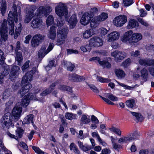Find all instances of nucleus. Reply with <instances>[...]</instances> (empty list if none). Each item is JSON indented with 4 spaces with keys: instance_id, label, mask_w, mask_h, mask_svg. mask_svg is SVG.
Here are the masks:
<instances>
[{
    "instance_id": "nucleus-1",
    "label": "nucleus",
    "mask_w": 154,
    "mask_h": 154,
    "mask_svg": "<svg viewBox=\"0 0 154 154\" xmlns=\"http://www.w3.org/2000/svg\"><path fill=\"white\" fill-rule=\"evenodd\" d=\"M13 11H10L8 16V22L9 24V34L11 35H14V20L15 22H17V7L15 5L13 6Z\"/></svg>"
},
{
    "instance_id": "nucleus-2",
    "label": "nucleus",
    "mask_w": 154,
    "mask_h": 154,
    "mask_svg": "<svg viewBox=\"0 0 154 154\" xmlns=\"http://www.w3.org/2000/svg\"><path fill=\"white\" fill-rule=\"evenodd\" d=\"M32 75L29 73H27L26 76H24L22 80V83L23 87L18 91V93L21 96H23L28 92L32 87L31 85L29 83V82L32 81Z\"/></svg>"
},
{
    "instance_id": "nucleus-3",
    "label": "nucleus",
    "mask_w": 154,
    "mask_h": 154,
    "mask_svg": "<svg viewBox=\"0 0 154 154\" xmlns=\"http://www.w3.org/2000/svg\"><path fill=\"white\" fill-rule=\"evenodd\" d=\"M97 9L96 8H91L89 11L85 13L82 16L80 20L81 23L84 25L88 24L90 22L92 18L94 16V14L97 11Z\"/></svg>"
},
{
    "instance_id": "nucleus-4",
    "label": "nucleus",
    "mask_w": 154,
    "mask_h": 154,
    "mask_svg": "<svg viewBox=\"0 0 154 154\" xmlns=\"http://www.w3.org/2000/svg\"><path fill=\"white\" fill-rule=\"evenodd\" d=\"M68 32L67 28L63 29H59L57 32V38L56 39L57 44L60 45L64 44L67 37Z\"/></svg>"
},
{
    "instance_id": "nucleus-5",
    "label": "nucleus",
    "mask_w": 154,
    "mask_h": 154,
    "mask_svg": "<svg viewBox=\"0 0 154 154\" xmlns=\"http://www.w3.org/2000/svg\"><path fill=\"white\" fill-rule=\"evenodd\" d=\"M2 126L4 128L5 127L9 129L11 126L13 127L14 125L13 123V116L9 112L5 113L3 116L2 120Z\"/></svg>"
},
{
    "instance_id": "nucleus-6",
    "label": "nucleus",
    "mask_w": 154,
    "mask_h": 154,
    "mask_svg": "<svg viewBox=\"0 0 154 154\" xmlns=\"http://www.w3.org/2000/svg\"><path fill=\"white\" fill-rule=\"evenodd\" d=\"M56 14L59 17L64 16L66 20H67V10L66 7L61 2L59 3L55 7Z\"/></svg>"
},
{
    "instance_id": "nucleus-7",
    "label": "nucleus",
    "mask_w": 154,
    "mask_h": 154,
    "mask_svg": "<svg viewBox=\"0 0 154 154\" xmlns=\"http://www.w3.org/2000/svg\"><path fill=\"white\" fill-rule=\"evenodd\" d=\"M137 134V133L136 131L129 133L126 136L119 139L118 142L120 143H129L136 139Z\"/></svg>"
},
{
    "instance_id": "nucleus-8",
    "label": "nucleus",
    "mask_w": 154,
    "mask_h": 154,
    "mask_svg": "<svg viewBox=\"0 0 154 154\" xmlns=\"http://www.w3.org/2000/svg\"><path fill=\"white\" fill-rule=\"evenodd\" d=\"M127 21V16L125 15H121L116 17L113 20L114 24L117 27L123 26Z\"/></svg>"
},
{
    "instance_id": "nucleus-9",
    "label": "nucleus",
    "mask_w": 154,
    "mask_h": 154,
    "mask_svg": "<svg viewBox=\"0 0 154 154\" xmlns=\"http://www.w3.org/2000/svg\"><path fill=\"white\" fill-rule=\"evenodd\" d=\"M7 20L4 19L0 29V35L2 40L5 41L8 38V33Z\"/></svg>"
},
{
    "instance_id": "nucleus-10",
    "label": "nucleus",
    "mask_w": 154,
    "mask_h": 154,
    "mask_svg": "<svg viewBox=\"0 0 154 154\" xmlns=\"http://www.w3.org/2000/svg\"><path fill=\"white\" fill-rule=\"evenodd\" d=\"M90 45L91 47H98L103 45V41L100 37H94L89 40Z\"/></svg>"
},
{
    "instance_id": "nucleus-11",
    "label": "nucleus",
    "mask_w": 154,
    "mask_h": 154,
    "mask_svg": "<svg viewBox=\"0 0 154 154\" xmlns=\"http://www.w3.org/2000/svg\"><path fill=\"white\" fill-rule=\"evenodd\" d=\"M111 55L115 58V60L118 62H120L126 57V53L118 51H115L112 52Z\"/></svg>"
},
{
    "instance_id": "nucleus-12",
    "label": "nucleus",
    "mask_w": 154,
    "mask_h": 154,
    "mask_svg": "<svg viewBox=\"0 0 154 154\" xmlns=\"http://www.w3.org/2000/svg\"><path fill=\"white\" fill-rule=\"evenodd\" d=\"M35 100V97L32 93H29L27 95L25 96L21 100L20 105L24 107H26L29 104V100Z\"/></svg>"
},
{
    "instance_id": "nucleus-13",
    "label": "nucleus",
    "mask_w": 154,
    "mask_h": 154,
    "mask_svg": "<svg viewBox=\"0 0 154 154\" xmlns=\"http://www.w3.org/2000/svg\"><path fill=\"white\" fill-rule=\"evenodd\" d=\"M22 112V108L18 106L17 105L13 109L12 114V116L14 117V120L17 121L19 119L20 117L21 113Z\"/></svg>"
},
{
    "instance_id": "nucleus-14",
    "label": "nucleus",
    "mask_w": 154,
    "mask_h": 154,
    "mask_svg": "<svg viewBox=\"0 0 154 154\" xmlns=\"http://www.w3.org/2000/svg\"><path fill=\"white\" fill-rule=\"evenodd\" d=\"M20 70V67L17 66H13L12 67L10 74V79L11 81L14 80L15 78L18 77Z\"/></svg>"
},
{
    "instance_id": "nucleus-15",
    "label": "nucleus",
    "mask_w": 154,
    "mask_h": 154,
    "mask_svg": "<svg viewBox=\"0 0 154 154\" xmlns=\"http://www.w3.org/2000/svg\"><path fill=\"white\" fill-rule=\"evenodd\" d=\"M24 131V130L21 127H18L15 131L16 135L12 134L10 133H8V135L11 138L17 140L18 137L19 138L22 137Z\"/></svg>"
},
{
    "instance_id": "nucleus-16",
    "label": "nucleus",
    "mask_w": 154,
    "mask_h": 154,
    "mask_svg": "<svg viewBox=\"0 0 154 154\" xmlns=\"http://www.w3.org/2000/svg\"><path fill=\"white\" fill-rule=\"evenodd\" d=\"M35 9V7L34 6H33L29 10L28 13L26 15L25 18L24 22L25 23H29L34 17V11Z\"/></svg>"
},
{
    "instance_id": "nucleus-17",
    "label": "nucleus",
    "mask_w": 154,
    "mask_h": 154,
    "mask_svg": "<svg viewBox=\"0 0 154 154\" xmlns=\"http://www.w3.org/2000/svg\"><path fill=\"white\" fill-rule=\"evenodd\" d=\"M31 26L33 29L38 28L43 26L42 21L38 18H34L31 22Z\"/></svg>"
},
{
    "instance_id": "nucleus-18",
    "label": "nucleus",
    "mask_w": 154,
    "mask_h": 154,
    "mask_svg": "<svg viewBox=\"0 0 154 154\" xmlns=\"http://www.w3.org/2000/svg\"><path fill=\"white\" fill-rule=\"evenodd\" d=\"M120 34L118 32L115 31L111 32L108 35V42H111L117 40Z\"/></svg>"
},
{
    "instance_id": "nucleus-19",
    "label": "nucleus",
    "mask_w": 154,
    "mask_h": 154,
    "mask_svg": "<svg viewBox=\"0 0 154 154\" xmlns=\"http://www.w3.org/2000/svg\"><path fill=\"white\" fill-rule=\"evenodd\" d=\"M69 80L74 82H81L84 81L85 78L83 76L78 75L76 74H71L69 75Z\"/></svg>"
},
{
    "instance_id": "nucleus-20",
    "label": "nucleus",
    "mask_w": 154,
    "mask_h": 154,
    "mask_svg": "<svg viewBox=\"0 0 154 154\" xmlns=\"http://www.w3.org/2000/svg\"><path fill=\"white\" fill-rule=\"evenodd\" d=\"M56 28L55 26H52L50 29L47 34L48 37L52 40H54L56 37Z\"/></svg>"
},
{
    "instance_id": "nucleus-21",
    "label": "nucleus",
    "mask_w": 154,
    "mask_h": 154,
    "mask_svg": "<svg viewBox=\"0 0 154 154\" xmlns=\"http://www.w3.org/2000/svg\"><path fill=\"white\" fill-rule=\"evenodd\" d=\"M133 32L131 30H130L126 32L122 38V42H126L128 41L129 42H132V36Z\"/></svg>"
},
{
    "instance_id": "nucleus-22",
    "label": "nucleus",
    "mask_w": 154,
    "mask_h": 154,
    "mask_svg": "<svg viewBox=\"0 0 154 154\" xmlns=\"http://www.w3.org/2000/svg\"><path fill=\"white\" fill-rule=\"evenodd\" d=\"M68 22L70 28L72 29L75 26L77 22L76 15L75 14L72 15Z\"/></svg>"
},
{
    "instance_id": "nucleus-23",
    "label": "nucleus",
    "mask_w": 154,
    "mask_h": 154,
    "mask_svg": "<svg viewBox=\"0 0 154 154\" xmlns=\"http://www.w3.org/2000/svg\"><path fill=\"white\" fill-rule=\"evenodd\" d=\"M47 46L46 45H43L38 51V57L39 58L42 59L48 53L46 49Z\"/></svg>"
},
{
    "instance_id": "nucleus-24",
    "label": "nucleus",
    "mask_w": 154,
    "mask_h": 154,
    "mask_svg": "<svg viewBox=\"0 0 154 154\" xmlns=\"http://www.w3.org/2000/svg\"><path fill=\"white\" fill-rule=\"evenodd\" d=\"M138 22L134 19H132L129 20L127 28L128 29H131L138 27Z\"/></svg>"
},
{
    "instance_id": "nucleus-25",
    "label": "nucleus",
    "mask_w": 154,
    "mask_h": 154,
    "mask_svg": "<svg viewBox=\"0 0 154 154\" xmlns=\"http://www.w3.org/2000/svg\"><path fill=\"white\" fill-rule=\"evenodd\" d=\"M91 122V119L89 116L86 114L83 115L80 119V124L82 125L87 124Z\"/></svg>"
},
{
    "instance_id": "nucleus-26",
    "label": "nucleus",
    "mask_w": 154,
    "mask_h": 154,
    "mask_svg": "<svg viewBox=\"0 0 154 154\" xmlns=\"http://www.w3.org/2000/svg\"><path fill=\"white\" fill-rule=\"evenodd\" d=\"M78 143L80 148L84 152H87L92 149L91 146L88 145H83V143L80 141H78Z\"/></svg>"
},
{
    "instance_id": "nucleus-27",
    "label": "nucleus",
    "mask_w": 154,
    "mask_h": 154,
    "mask_svg": "<svg viewBox=\"0 0 154 154\" xmlns=\"http://www.w3.org/2000/svg\"><path fill=\"white\" fill-rule=\"evenodd\" d=\"M142 36L141 33H139L132 34V42L136 43L141 39Z\"/></svg>"
},
{
    "instance_id": "nucleus-28",
    "label": "nucleus",
    "mask_w": 154,
    "mask_h": 154,
    "mask_svg": "<svg viewBox=\"0 0 154 154\" xmlns=\"http://www.w3.org/2000/svg\"><path fill=\"white\" fill-rule=\"evenodd\" d=\"M94 30L93 29H91L86 30L83 34V36L84 38L87 39L92 36L94 33Z\"/></svg>"
},
{
    "instance_id": "nucleus-29",
    "label": "nucleus",
    "mask_w": 154,
    "mask_h": 154,
    "mask_svg": "<svg viewBox=\"0 0 154 154\" xmlns=\"http://www.w3.org/2000/svg\"><path fill=\"white\" fill-rule=\"evenodd\" d=\"M62 65L64 67L67 68L68 70L71 71L73 70L75 67L73 64H72L70 62L65 61H63Z\"/></svg>"
},
{
    "instance_id": "nucleus-30",
    "label": "nucleus",
    "mask_w": 154,
    "mask_h": 154,
    "mask_svg": "<svg viewBox=\"0 0 154 154\" xmlns=\"http://www.w3.org/2000/svg\"><path fill=\"white\" fill-rule=\"evenodd\" d=\"M108 17L107 14L103 12L101 13L99 16L96 17V19L97 21L102 22L105 20Z\"/></svg>"
},
{
    "instance_id": "nucleus-31",
    "label": "nucleus",
    "mask_w": 154,
    "mask_h": 154,
    "mask_svg": "<svg viewBox=\"0 0 154 154\" xmlns=\"http://www.w3.org/2000/svg\"><path fill=\"white\" fill-rule=\"evenodd\" d=\"M2 71L1 74L3 76L8 75L9 72V66L6 64L4 65L1 68Z\"/></svg>"
},
{
    "instance_id": "nucleus-32",
    "label": "nucleus",
    "mask_w": 154,
    "mask_h": 154,
    "mask_svg": "<svg viewBox=\"0 0 154 154\" xmlns=\"http://www.w3.org/2000/svg\"><path fill=\"white\" fill-rule=\"evenodd\" d=\"M56 85V83H52L48 88L46 89L43 91L42 93L41 94V95L45 96L51 93L54 89V88Z\"/></svg>"
},
{
    "instance_id": "nucleus-33",
    "label": "nucleus",
    "mask_w": 154,
    "mask_h": 154,
    "mask_svg": "<svg viewBox=\"0 0 154 154\" xmlns=\"http://www.w3.org/2000/svg\"><path fill=\"white\" fill-rule=\"evenodd\" d=\"M34 116L32 114L27 115L24 119L23 123V124H29L31 122L32 123Z\"/></svg>"
},
{
    "instance_id": "nucleus-34",
    "label": "nucleus",
    "mask_w": 154,
    "mask_h": 154,
    "mask_svg": "<svg viewBox=\"0 0 154 154\" xmlns=\"http://www.w3.org/2000/svg\"><path fill=\"white\" fill-rule=\"evenodd\" d=\"M36 14L37 16L41 17L43 15L46 16L45 11V8L44 7H40L37 10Z\"/></svg>"
},
{
    "instance_id": "nucleus-35",
    "label": "nucleus",
    "mask_w": 154,
    "mask_h": 154,
    "mask_svg": "<svg viewBox=\"0 0 154 154\" xmlns=\"http://www.w3.org/2000/svg\"><path fill=\"white\" fill-rule=\"evenodd\" d=\"M141 76L144 82L146 81L148 77V73L147 70L145 68H143L140 71Z\"/></svg>"
},
{
    "instance_id": "nucleus-36",
    "label": "nucleus",
    "mask_w": 154,
    "mask_h": 154,
    "mask_svg": "<svg viewBox=\"0 0 154 154\" xmlns=\"http://www.w3.org/2000/svg\"><path fill=\"white\" fill-rule=\"evenodd\" d=\"M115 72L116 76L118 78L121 79L125 77V74L124 71L120 69L115 70Z\"/></svg>"
},
{
    "instance_id": "nucleus-37",
    "label": "nucleus",
    "mask_w": 154,
    "mask_h": 154,
    "mask_svg": "<svg viewBox=\"0 0 154 154\" xmlns=\"http://www.w3.org/2000/svg\"><path fill=\"white\" fill-rule=\"evenodd\" d=\"M99 64L103 68H110L111 66V64L106 60H101L99 62Z\"/></svg>"
},
{
    "instance_id": "nucleus-38",
    "label": "nucleus",
    "mask_w": 154,
    "mask_h": 154,
    "mask_svg": "<svg viewBox=\"0 0 154 154\" xmlns=\"http://www.w3.org/2000/svg\"><path fill=\"white\" fill-rule=\"evenodd\" d=\"M70 150H73L74 153L77 154H80V152L77 146L73 143H72L69 145Z\"/></svg>"
},
{
    "instance_id": "nucleus-39",
    "label": "nucleus",
    "mask_w": 154,
    "mask_h": 154,
    "mask_svg": "<svg viewBox=\"0 0 154 154\" xmlns=\"http://www.w3.org/2000/svg\"><path fill=\"white\" fill-rule=\"evenodd\" d=\"M65 117L66 119L72 120L76 119L77 115L75 114H73L71 112H66L65 114Z\"/></svg>"
},
{
    "instance_id": "nucleus-40",
    "label": "nucleus",
    "mask_w": 154,
    "mask_h": 154,
    "mask_svg": "<svg viewBox=\"0 0 154 154\" xmlns=\"http://www.w3.org/2000/svg\"><path fill=\"white\" fill-rule=\"evenodd\" d=\"M23 59V58L21 53L17 51L16 52V60L18 62V65H21L22 61Z\"/></svg>"
},
{
    "instance_id": "nucleus-41",
    "label": "nucleus",
    "mask_w": 154,
    "mask_h": 154,
    "mask_svg": "<svg viewBox=\"0 0 154 154\" xmlns=\"http://www.w3.org/2000/svg\"><path fill=\"white\" fill-rule=\"evenodd\" d=\"M33 37L41 43L44 40L45 36L44 35L37 34L34 35Z\"/></svg>"
},
{
    "instance_id": "nucleus-42",
    "label": "nucleus",
    "mask_w": 154,
    "mask_h": 154,
    "mask_svg": "<svg viewBox=\"0 0 154 154\" xmlns=\"http://www.w3.org/2000/svg\"><path fill=\"white\" fill-rule=\"evenodd\" d=\"M132 115L134 116L137 119L138 121L142 122L143 120V118L142 116L140 114L135 112L130 111Z\"/></svg>"
},
{
    "instance_id": "nucleus-43",
    "label": "nucleus",
    "mask_w": 154,
    "mask_h": 154,
    "mask_svg": "<svg viewBox=\"0 0 154 154\" xmlns=\"http://www.w3.org/2000/svg\"><path fill=\"white\" fill-rule=\"evenodd\" d=\"M6 9V2L5 1H2L0 8V10L3 15L5 13Z\"/></svg>"
},
{
    "instance_id": "nucleus-44",
    "label": "nucleus",
    "mask_w": 154,
    "mask_h": 154,
    "mask_svg": "<svg viewBox=\"0 0 154 154\" xmlns=\"http://www.w3.org/2000/svg\"><path fill=\"white\" fill-rule=\"evenodd\" d=\"M96 79L97 81L102 83H108L110 81L109 79L99 76H97Z\"/></svg>"
},
{
    "instance_id": "nucleus-45",
    "label": "nucleus",
    "mask_w": 154,
    "mask_h": 154,
    "mask_svg": "<svg viewBox=\"0 0 154 154\" xmlns=\"http://www.w3.org/2000/svg\"><path fill=\"white\" fill-rule=\"evenodd\" d=\"M126 104L128 107L132 108L135 105L134 100L131 99L127 100L126 102Z\"/></svg>"
},
{
    "instance_id": "nucleus-46",
    "label": "nucleus",
    "mask_w": 154,
    "mask_h": 154,
    "mask_svg": "<svg viewBox=\"0 0 154 154\" xmlns=\"http://www.w3.org/2000/svg\"><path fill=\"white\" fill-rule=\"evenodd\" d=\"M97 20H96V17L93 18L91 19V21L90 23V26L92 28H95L97 27L98 25V22Z\"/></svg>"
},
{
    "instance_id": "nucleus-47",
    "label": "nucleus",
    "mask_w": 154,
    "mask_h": 154,
    "mask_svg": "<svg viewBox=\"0 0 154 154\" xmlns=\"http://www.w3.org/2000/svg\"><path fill=\"white\" fill-rule=\"evenodd\" d=\"M54 22V18L51 15H49L46 20V23L47 25L49 26L53 23Z\"/></svg>"
},
{
    "instance_id": "nucleus-48",
    "label": "nucleus",
    "mask_w": 154,
    "mask_h": 154,
    "mask_svg": "<svg viewBox=\"0 0 154 154\" xmlns=\"http://www.w3.org/2000/svg\"><path fill=\"white\" fill-rule=\"evenodd\" d=\"M109 129L113 132L115 133L119 136L121 135V131L119 128H116L114 127H112L111 128H109Z\"/></svg>"
},
{
    "instance_id": "nucleus-49",
    "label": "nucleus",
    "mask_w": 154,
    "mask_h": 154,
    "mask_svg": "<svg viewBox=\"0 0 154 154\" xmlns=\"http://www.w3.org/2000/svg\"><path fill=\"white\" fill-rule=\"evenodd\" d=\"M80 49L84 52H86L87 51H90L91 49V47L89 44L88 45H86L85 46H82Z\"/></svg>"
},
{
    "instance_id": "nucleus-50",
    "label": "nucleus",
    "mask_w": 154,
    "mask_h": 154,
    "mask_svg": "<svg viewBox=\"0 0 154 154\" xmlns=\"http://www.w3.org/2000/svg\"><path fill=\"white\" fill-rule=\"evenodd\" d=\"M131 63V60L130 58H128L122 62V66L125 67L128 66Z\"/></svg>"
},
{
    "instance_id": "nucleus-51",
    "label": "nucleus",
    "mask_w": 154,
    "mask_h": 154,
    "mask_svg": "<svg viewBox=\"0 0 154 154\" xmlns=\"http://www.w3.org/2000/svg\"><path fill=\"white\" fill-rule=\"evenodd\" d=\"M30 61L29 60L27 61L23 65L22 67V69L23 72L26 71V70L29 67V64Z\"/></svg>"
},
{
    "instance_id": "nucleus-52",
    "label": "nucleus",
    "mask_w": 154,
    "mask_h": 154,
    "mask_svg": "<svg viewBox=\"0 0 154 154\" xmlns=\"http://www.w3.org/2000/svg\"><path fill=\"white\" fill-rule=\"evenodd\" d=\"M29 73L31 75H32V77H33V75L35 74H36L37 75L38 74V72L37 70V69L36 67H33L31 70V71H30L29 72H27L26 74H25V76H26L27 73Z\"/></svg>"
},
{
    "instance_id": "nucleus-53",
    "label": "nucleus",
    "mask_w": 154,
    "mask_h": 154,
    "mask_svg": "<svg viewBox=\"0 0 154 154\" xmlns=\"http://www.w3.org/2000/svg\"><path fill=\"white\" fill-rule=\"evenodd\" d=\"M40 43L32 37L31 42L32 46L33 47H36L38 46Z\"/></svg>"
},
{
    "instance_id": "nucleus-54",
    "label": "nucleus",
    "mask_w": 154,
    "mask_h": 154,
    "mask_svg": "<svg viewBox=\"0 0 154 154\" xmlns=\"http://www.w3.org/2000/svg\"><path fill=\"white\" fill-rule=\"evenodd\" d=\"M5 55L3 51L0 49V64H3L5 60Z\"/></svg>"
},
{
    "instance_id": "nucleus-55",
    "label": "nucleus",
    "mask_w": 154,
    "mask_h": 154,
    "mask_svg": "<svg viewBox=\"0 0 154 154\" xmlns=\"http://www.w3.org/2000/svg\"><path fill=\"white\" fill-rule=\"evenodd\" d=\"M32 148L35 152L38 154H44V152L41 150L38 147L33 146Z\"/></svg>"
},
{
    "instance_id": "nucleus-56",
    "label": "nucleus",
    "mask_w": 154,
    "mask_h": 154,
    "mask_svg": "<svg viewBox=\"0 0 154 154\" xmlns=\"http://www.w3.org/2000/svg\"><path fill=\"white\" fill-rule=\"evenodd\" d=\"M64 23L65 22L62 19V17H59L58 19V21L57 22V25L58 27H61L63 26Z\"/></svg>"
},
{
    "instance_id": "nucleus-57",
    "label": "nucleus",
    "mask_w": 154,
    "mask_h": 154,
    "mask_svg": "<svg viewBox=\"0 0 154 154\" xmlns=\"http://www.w3.org/2000/svg\"><path fill=\"white\" fill-rule=\"evenodd\" d=\"M59 89L62 91H70L71 90V88L69 87L63 85H60Z\"/></svg>"
},
{
    "instance_id": "nucleus-58",
    "label": "nucleus",
    "mask_w": 154,
    "mask_h": 154,
    "mask_svg": "<svg viewBox=\"0 0 154 154\" xmlns=\"http://www.w3.org/2000/svg\"><path fill=\"white\" fill-rule=\"evenodd\" d=\"M116 82L120 86H121L122 87H124V88H125V89H129V90H131L134 88V87H130V86H128L126 85H125L124 84L120 83L117 81H116Z\"/></svg>"
},
{
    "instance_id": "nucleus-59",
    "label": "nucleus",
    "mask_w": 154,
    "mask_h": 154,
    "mask_svg": "<svg viewBox=\"0 0 154 154\" xmlns=\"http://www.w3.org/2000/svg\"><path fill=\"white\" fill-rule=\"evenodd\" d=\"M123 3L125 6H129L133 3V0H123Z\"/></svg>"
},
{
    "instance_id": "nucleus-60",
    "label": "nucleus",
    "mask_w": 154,
    "mask_h": 154,
    "mask_svg": "<svg viewBox=\"0 0 154 154\" xmlns=\"http://www.w3.org/2000/svg\"><path fill=\"white\" fill-rule=\"evenodd\" d=\"M8 149L6 148V147L4 146V144L2 143L1 140L0 141V152L1 153V152L3 151L4 152H5Z\"/></svg>"
},
{
    "instance_id": "nucleus-61",
    "label": "nucleus",
    "mask_w": 154,
    "mask_h": 154,
    "mask_svg": "<svg viewBox=\"0 0 154 154\" xmlns=\"http://www.w3.org/2000/svg\"><path fill=\"white\" fill-rule=\"evenodd\" d=\"M20 146L22 147L24 149H25V153L28 152V147L25 143L21 142L20 143Z\"/></svg>"
},
{
    "instance_id": "nucleus-62",
    "label": "nucleus",
    "mask_w": 154,
    "mask_h": 154,
    "mask_svg": "<svg viewBox=\"0 0 154 154\" xmlns=\"http://www.w3.org/2000/svg\"><path fill=\"white\" fill-rule=\"evenodd\" d=\"M108 98L109 100L113 101H116L118 100V99L117 97L115 96L112 94L109 95L108 96Z\"/></svg>"
},
{
    "instance_id": "nucleus-63",
    "label": "nucleus",
    "mask_w": 154,
    "mask_h": 154,
    "mask_svg": "<svg viewBox=\"0 0 154 154\" xmlns=\"http://www.w3.org/2000/svg\"><path fill=\"white\" fill-rule=\"evenodd\" d=\"M139 63L141 65L147 66V59H140L139 61Z\"/></svg>"
},
{
    "instance_id": "nucleus-64",
    "label": "nucleus",
    "mask_w": 154,
    "mask_h": 154,
    "mask_svg": "<svg viewBox=\"0 0 154 154\" xmlns=\"http://www.w3.org/2000/svg\"><path fill=\"white\" fill-rule=\"evenodd\" d=\"M91 120L92 122L94 123L98 124L99 123V121L97 118L94 115H92L91 116Z\"/></svg>"
}]
</instances>
